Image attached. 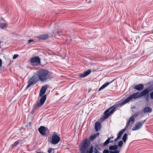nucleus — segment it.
Returning a JSON list of instances; mask_svg holds the SVG:
<instances>
[{"label": "nucleus", "instance_id": "f257e3e1", "mask_svg": "<svg viewBox=\"0 0 153 153\" xmlns=\"http://www.w3.org/2000/svg\"><path fill=\"white\" fill-rule=\"evenodd\" d=\"M50 78L49 71L46 70H40L35 73L28 80V84L26 88H28L36 82L40 81L45 82Z\"/></svg>", "mask_w": 153, "mask_h": 153}, {"label": "nucleus", "instance_id": "f03ea898", "mask_svg": "<svg viewBox=\"0 0 153 153\" xmlns=\"http://www.w3.org/2000/svg\"><path fill=\"white\" fill-rule=\"evenodd\" d=\"M99 135V133H97L91 135L89 137V139H86L82 142V145L79 147L80 151L81 153H93V147L92 146H90V140H93L97 137Z\"/></svg>", "mask_w": 153, "mask_h": 153}, {"label": "nucleus", "instance_id": "7ed1b4c3", "mask_svg": "<svg viewBox=\"0 0 153 153\" xmlns=\"http://www.w3.org/2000/svg\"><path fill=\"white\" fill-rule=\"evenodd\" d=\"M124 105L122 102H118L109 108L106 109L104 112L103 115H111L116 110L117 108H120Z\"/></svg>", "mask_w": 153, "mask_h": 153}, {"label": "nucleus", "instance_id": "20e7f679", "mask_svg": "<svg viewBox=\"0 0 153 153\" xmlns=\"http://www.w3.org/2000/svg\"><path fill=\"white\" fill-rule=\"evenodd\" d=\"M143 95L142 93V92L140 93L139 92L135 93L133 94L132 95L129 96L128 98L126 99L124 101L122 102L124 105L127 103L131 100L133 99H136L140 97H141L143 96Z\"/></svg>", "mask_w": 153, "mask_h": 153}, {"label": "nucleus", "instance_id": "39448f33", "mask_svg": "<svg viewBox=\"0 0 153 153\" xmlns=\"http://www.w3.org/2000/svg\"><path fill=\"white\" fill-rule=\"evenodd\" d=\"M48 139L49 142L54 145L57 144L60 140L59 136L54 133L52 134L51 137H49Z\"/></svg>", "mask_w": 153, "mask_h": 153}, {"label": "nucleus", "instance_id": "423d86ee", "mask_svg": "<svg viewBox=\"0 0 153 153\" xmlns=\"http://www.w3.org/2000/svg\"><path fill=\"white\" fill-rule=\"evenodd\" d=\"M146 119L137 122L135 125V126L132 128L133 131H136L142 127L143 124L146 121Z\"/></svg>", "mask_w": 153, "mask_h": 153}, {"label": "nucleus", "instance_id": "0eeeda50", "mask_svg": "<svg viewBox=\"0 0 153 153\" xmlns=\"http://www.w3.org/2000/svg\"><path fill=\"white\" fill-rule=\"evenodd\" d=\"M38 130L39 133L42 135L48 134L49 132V131L48 128H46L43 126H41L39 128Z\"/></svg>", "mask_w": 153, "mask_h": 153}, {"label": "nucleus", "instance_id": "6e6552de", "mask_svg": "<svg viewBox=\"0 0 153 153\" xmlns=\"http://www.w3.org/2000/svg\"><path fill=\"white\" fill-rule=\"evenodd\" d=\"M135 121V117L134 115H132L129 119L128 120L127 122L126 123V125L125 127L127 129L128 128L130 124H131V125L133 124Z\"/></svg>", "mask_w": 153, "mask_h": 153}, {"label": "nucleus", "instance_id": "1a4fd4ad", "mask_svg": "<svg viewBox=\"0 0 153 153\" xmlns=\"http://www.w3.org/2000/svg\"><path fill=\"white\" fill-rule=\"evenodd\" d=\"M46 99V96L45 95L43 96L40 99L39 102L36 105L37 107H39L42 106L44 103Z\"/></svg>", "mask_w": 153, "mask_h": 153}, {"label": "nucleus", "instance_id": "9d476101", "mask_svg": "<svg viewBox=\"0 0 153 153\" xmlns=\"http://www.w3.org/2000/svg\"><path fill=\"white\" fill-rule=\"evenodd\" d=\"M30 62L31 63L36 62L39 64H40V58L37 56L32 57L30 59Z\"/></svg>", "mask_w": 153, "mask_h": 153}, {"label": "nucleus", "instance_id": "9b49d317", "mask_svg": "<svg viewBox=\"0 0 153 153\" xmlns=\"http://www.w3.org/2000/svg\"><path fill=\"white\" fill-rule=\"evenodd\" d=\"M153 90L152 88L151 87H149L146 89H144L143 91H142V93L143 96L146 94L149 95V92L150 91H152Z\"/></svg>", "mask_w": 153, "mask_h": 153}, {"label": "nucleus", "instance_id": "f8f14e48", "mask_svg": "<svg viewBox=\"0 0 153 153\" xmlns=\"http://www.w3.org/2000/svg\"><path fill=\"white\" fill-rule=\"evenodd\" d=\"M144 88L143 84H140L137 85H135L134 86V88L137 90L138 91H140L143 90Z\"/></svg>", "mask_w": 153, "mask_h": 153}, {"label": "nucleus", "instance_id": "ddd939ff", "mask_svg": "<svg viewBox=\"0 0 153 153\" xmlns=\"http://www.w3.org/2000/svg\"><path fill=\"white\" fill-rule=\"evenodd\" d=\"M47 88L46 86H43L41 88L39 93V96H42L45 93L46 90Z\"/></svg>", "mask_w": 153, "mask_h": 153}, {"label": "nucleus", "instance_id": "4468645a", "mask_svg": "<svg viewBox=\"0 0 153 153\" xmlns=\"http://www.w3.org/2000/svg\"><path fill=\"white\" fill-rule=\"evenodd\" d=\"M91 72V71L89 69L85 72L83 74H81L79 76L81 78H84L89 74Z\"/></svg>", "mask_w": 153, "mask_h": 153}, {"label": "nucleus", "instance_id": "2eb2a0df", "mask_svg": "<svg viewBox=\"0 0 153 153\" xmlns=\"http://www.w3.org/2000/svg\"><path fill=\"white\" fill-rule=\"evenodd\" d=\"M101 127V126L100 123L99 122H96L95 123V128L96 131L100 130Z\"/></svg>", "mask_w": 153, "mask_h": 153}, {"label": "nucleus", "instance_id": "dca6fc26", "mask_svg": "<svg viewBox=\"0 0 153 153\" xmlns=\"http://www.w3.org/2000/svg\"><path fill=\"white\" fill-rule=\"evenodd\" d=\"M49 36L48 34H44L40 35L38 38L39 40H45L48 38Z\"/></svg>", "mask_w": 153, "mask_h": 153}, {"label": "nucleus", "instance_id": "f3484780", "mask_svg": "<svg viewBox=\"0 0 153 153\" xmlns=\"http://www.w3.org/2000/svg\"><path fill=\"white\" fill-rule=\"evenodd\" d=\"M152 110V109L149 106L143 109V111L144 113L146 112H151Z\"/></svg>", "mask_w": 153, "mask_h": 153}, {"label": "nucleus", "instance_id": "a211bd4d", "mask_svg": "<svg viewBox=\"0 0 153 153\" xmlns=\"http://www.w3.org/2000/svg\"><path fill=\"white\" fill-rule=\"evenodd\" d=\"M118 148V146L117 145H112L109 147V149L111 150H116Z\"/></svg>", "mask_w": 153, "mask_h": 153}, {"label": "nucleus", "instance_id": "6ab92c4d", "mask_svg": "<svg viewBox=\"0 0 153 153\" xmlns=\"http://www.w3.org/2000/svg\"><path fill=\"white\" fill-rule=\"evenodd\" d=\"M127 129L126 128H124L121 130L118 134L117 135V137L119 138H120L123 132L125 131Z\"/></svg>", "mask_w": 153, "mask_h": 153}, {"label": "nucleus", "instance_id": "aec40b11", "mask_svg": "<svg viewBox=\"0 0 153 153\" xmlns=\"http://www.w3.org/2000/svg\"><path fill=\"white\" fill-rule=\"evenodd\" d=\"M107 82L105 84H104L99 89L98 91H100L101 90L103 89L106 86H107L111 82Z\"/></svg>", "mask_w": 153, "mask_h": 153}, {"label": "nucleus", "instance_id": "412c9836", "mask_svg": "<svg viewBox=\"0 0 153 153\" xmlns=\"http://www.w3.org/2000/svg\"><path fill=\"white\" fill-rule=\"evenodd\" d=\"M7 27V24L4 23L0 24V28L2 29H5Z\"/></svg>", "mask_w": 153, "mask_h": 153}, {"label": "nucleus", "instance_id": "4be33fe9", "mask_svg": "<svg viewBox=\"0 0 153 153\" xmlns=\"http://www.w3.org/2000/svg\"><path fill=\"white\" fill-rule=\"evenodd\" d=\"M110 115H104V116L100 118V121L102 122L108 118Z\"/></svg>", "mask_w": 153, "mask_h": 153}, {"label": "nucleus", "instance_id": "5701e85b", "mask_svg": "<svg viewBox=\"0 0 153 153\" xmlns=\"http://www.w3.org/2000/svg\"><path fill=\"white\" fill-rule=\"evenodd\" d=\"M110 138H108L105 142H104L103 144V146H105L107 145L110 142Z\"/></svg>", "mask_w": 153, "mask_h": 153}, {"label": "nucleus", "instance_id": "b1692460", "mask_svg": "<svg viewBox=\"0 0 153 153\" xmlns=\"http://www.w3.org/2000/svg\"><path fill=\"white\" fill-rule=\"evenodd\" d=\"M19 140H18L16 141L12 145V148H14L19 143Z\"/></svg>", "mask_w": 153, "mask_h": 153}, {"label": "nucleus", "instance_id": "393cba45", "mask_svg": "<svg viewBox=\"0 0 153 153\" xmlns=\"http://www.w3.org/2000/svg\"><path fill=\"white\" fill-rule=\"evenodd\" d=\"M127 137V134L126 133H125L122 138V140L124 142H126V139Z\"/></svg>", "mask_w": 153, "mask_h": 153}, {"label": "nucleus", "instance_id": "a878e982", "mask_svg": "<svg viewBox=\"0 0 153 153\" xmlns=\"http://www.w3.org/2000/svg\"><path fill=\"white\" fill-rule=\"evenodd\" d=\"M54 151V149H52V148H49L48 150V153H51V152L52 150Z\"/></svg>", "mask_w": 153, "mask_h": 153}, {"label": "nucleus", "instance_id": "bb28decb", "mask_svg": "<svg viewBox=\"0 0 153 153\" xmlns=\"http://www.w3.org/2000/svg\"><path fill=\"white\" fill-rule=\"evenodd\" d=\"M144 96L145 97L146 100L148 101L149 100V95L146 94Z\"/></svg>", "mask_w": 153, "mask_h": 153}, {"label": "nucleus", "instance_id": "cd10ccee", "mask_svg": "<svg viewBox=\"0 0 153 153\" xmlns=\"http://www.w3.org/2000/svg\"><path fill=\"white\" fill-rule=\"evenodd\" d=\"M120 151L119 150H116L114 151H110V153H119Z\"/></svg>", "mask_w": 153, "mask_h": 153}, {"label": "nucleus", "instance_id": "c85d7f7f", "mask_svg": "<svg viewBox=\"0 0 153 153\" xmlns=\"http://www.w3.org/2000/svg\"><path fill=\"white\" fill-rule=\"evenodd\" d=\"M123 143L122 141H120L118 143V145L119 147H121L123 145Z\"/></svg>", "mask_w": 153, "mask_h": 153}, {"label": "nucleus", "instance_id": "c756f323", "mask_svg": "<svg viewBox=\"0 0 153 153\" xmlns=\"http://www.w3.org/2000/svg\"><path fill=\"white\" fill-rule=\"evenodd\" d=\"M18 54H15L14 55L13 58V59H15L18 57Z\"/></svg>", "mask_w": 153, "mask_h": 153}, {"label": "nucleus", "instance_id": "7c9ffc66", "mask_svg": "<svg viewBox=\"0 0 153 153\" xmlns=\"http://www.w3.org/2000/svg\"><path fill=\"white\" fill-rule=\"evenodd\" d=\"M103 153H110V152L108 150H104L103 151Z\"/></svg>", "mask_w": 153, "mask_h": 153}, {"label": "nucleus", "instance_id": "2f4dec72", "mask_svg": "<svg viewBox=\"0 0 153 153\" xmlns=\"http://www.w3.org/2000/svg\"><path fill=\"white\" fill-rule=\"evenodd\" d=\"M33 39H29L28 41V43H30L32 42H33Z\"/></svg>", "mask_w": 153, "mask_h": 153}, {"label": "nucleus", "instance_id": "473e14b6", "mask_svg": "<svg viewBox=\"0 0 153 153\" xmlns=\"http://www.w3.org/2000/svg\"><path fill=\"white\" fill-rule=\"evenodd\" d=\"M94 153H99V152L98 150L95 149Z\"/></svg>", "mask_w": 153, "mask_h": 153}, {"label": "nucleus", "instance_id": "72a5a7b5", "mask_svg": "<svg viewBox=\"0 0 153 153\" xmlns=\"http://www.w3.org/2000/svg\"><path fill=\"white\" fill-rule=\"evenodd\" d=\"M119 139V138L118 137H117V138H116V139H114V141H117Z\"/></svg>", "mask_w": 153, "mask_h": 153}, {"label": "nucleus", "instance_id": "f704fd0d", "mask_svg": "<svg viewBox=\"0 0 153 153\" xmlns=\"http://www.w3.org/2000/svg\"><path fill=\"white\" fill-rule=\"evenodd\" d=\"M114 138V137L113 136H112V137H109V138H110V140H111V139H112Z\"/></svg>", "mask_w": 153, "mask_h": 153}, {"label": "nucleus", "instance_id": "c9c22d12", "mask_svg": "<svg viewBox=\"0 0 153 153\" xmlns=\"http://www.w3.org/2000/svg\"><path fill=\"white\" fill-rule=\"evenodd\" d=\"M31 122H29V126L30 127L31 126Z\"/></svg>", "mask_w": 153, "mask_h": 153}, {"label": "nucleus", "instance_id": "e433bc0d", "mask_svg": "<svg viewBox=\"0 0 153 153\" xmlns=\"http://www.w3.org/2000/svg\"><path fill=\"white\" fill-rule=\"evenodd\" d=\"M36 153H42V152H37Z\"/></svg>", "mask_w": 153, "mask_h": 153}, {"label": "nucleus", "instance_id": "4c0bfd02", "mask_svg": "<svg viewBox=\"0 0 153 153\" xmlns=\"http://www.w3.org/2000/svg\"><path fill=\"white\" fill-rule=\"evenodd\" d=\"M134 115H137V114H136V113H135V114Z\"/></svg>", "mask_w": 153, "mask_h": 153}, {"label": "nucleus", "instance_id": "58836bf2", "mask_svg": "<svg viewBox=\"0 0 153 153\" xmlns=\"http://www.w3.org/2000/svg\"><path fill=\"white\" fill-rule=\"evenodd\" d=\"M135 116H135V117H136V116H137V115H136Z\"/></svg>", "mask_w": 153, "mask_h": 153}, {"label": "nucleus", "instance_id": "ea45409f", "mask_svg": "<svg viewBox=\"0 0 153 153\" xmlns=\"http://www.w3.org/2000/svg\"><path fill=\"white\" fill-rule=\"evenodd\" d=\"M135 116H135V117H136V116H137V115H136Z\"/></svg>", "mask_w": 153, "mask_h": 153}, {"label": "nucleus", "instance_id": "a19ab883", "mask_svg": "<svg viewBox=\"0 0 153 153\" xmlns=\"http://www.w3.org/2000/svg\"><path fill=\"white\" fill-rule=\"evenodd\" d=\"M152 92H153V91H152Z\"/></svg>", "mask_w": 153, "mask_h": 153}]
</instances>
